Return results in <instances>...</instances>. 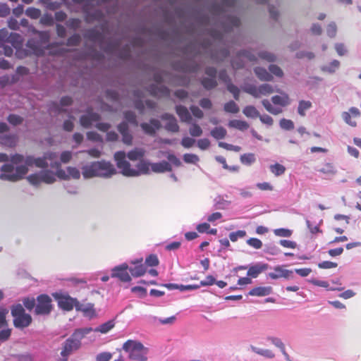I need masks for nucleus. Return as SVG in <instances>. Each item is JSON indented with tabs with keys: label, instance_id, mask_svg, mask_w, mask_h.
<instances>
[{
	"label": "nucleus",
	"instance_id": "nucleus-1",
	"mask_svg": "<svg viewBox=\"0 0 361 361\" xmlns=\"http://www.w3.org/2000/svg\"><path fill=\"white\" fill-rule=\"evenodd\" d=\"M10 163L3 164L0 168V178L9 182H18L24 178L28 173L27 166L18 165L24 162V156L16 153L11 156Z\"/></svg>",
	"mask_w": 361,
	"mask_h": 361
},
{
	"label": "nucleus",
	"instance_id": "nucleus-2",
	"mask_svg": "<svg viewBox=\"0 0 361 361\" xmlns=\"http://www.w3.org/2000/svg\"><path fill=\"white\" fill-rule=\"evenodd\" d=\"M126 154L123 151H118L114 154V159L117 167L121 170L123 175L127 176H137L140 174H148L152 164L141 159L137 165V170L131 169L130 163L126 160Z\"/></svg>",
	"mask_w": 361,
	"mask_h": 361
},
{
	"label": "nucleus",
	"instance_id": "nucleus-3",
	"mask_svg": "<svg viewBox=\"0 0 361 361\" xmlns=\"http://www.w3.org/2000/svg\"><path fill=\"white\" fill-rule=\"evenodd\" d=\"M116 172L114 165L109 161H100L92 162L90 165L82 168V173L85 178L95 176L110 177Z\"/></svg>",
	"mask_w": 361,
	"mask_h": 361
},
{
	"label": "nucleus",
	"instance_id": "nucleus-4",
	"mask_svg": "<svg viewBox=\"0 0 361 361\" xmlns=\"http://www.w3.org/2000/svg\"><path fill=\"white\" fill-rule=\"evenodd\" d=\"M53 296L57 301L59 307L65 311H71L75 307L76 310L82 311L85 313L94 312L92 304L87 305L80 304L76 298L71 297L68 294L56 293Z\"/></svg>",
	"mask_w": 361,
	"mask_h": 361
},
{
	"label": "nucleus",
	"instance_id": "nucleus-5",
	"mask_svg": "<svg viewBox=\"0 0 361 361\" xmlns=\"http://www.w3.org/2000/svg\"><path fill=\"white\" fill-rule=\"evenodd\" d=\"M90 331L91 329H76L63 343L61 351V357H68L73 351L77 350L80 347L82 338Z\"/></svg>",
	"mask_w": 361,
	"mask_h": 361
},
{
	"label": "nucleus",
	"instance_id": "nucleus-6",
	"mask_svg": "<svg viewBox=\"0 0 361 361\" xmlns=\"http://www.w3.org/2000/svg\"><path fill=\"white\" fill-rule=\"evenodd\" d=\"M123 349L129 353V357L135 361H147L148 350L140 342L128 340L123 345Z\"/></svg>",
	"mask_w": 361,
	"mask_h": 361
},
{
	"label": "nucleus",
	"instance_id": "nucleus-7",
	"mask_svg": "<svg viewBox=\"0 0 361 361\" xmlns=\"http://www.w3.org/2000/svg\"><path fill=\"white\" fill-rule=\"evenodd\" d=\"M154 80L157 83L151 85L148 87V91L151 95L158 97H169L170 94L169 89L160 83L163 81L162 74L156 73L154 74Z\"/></svg>",
	"mask_w": 361,
	"mask_h": 361
},
{
	"label": "nucleus",
	"instance_id": "nucleus-8",
	"mask_svg": "<svg viewBox=\"0 0 361 361\" xmlns=\"http://www.w3.org/2000/svg\"><path fill=\"white\" fill-rule=\"evenodd\" d=\"M243 90L256 98L269 95L274 92L272 86L269 84H263L259 87L254 85H247L243 87Z\"/></svg>",
	"mask_w": 361,
	"mask_h": 361
},
{
	"label": "nucleus",
	"instance_id": "nucleus-9",
	"mask_svg": "<svg viewBox=\"0 0 361 361\" xmlns=\"http://www.w3.org/2000/svg\"><path fill=\"white\" fill-rule=\"evenodd\" d=\"M35 313L37 315L49 314L52 310L51 299L46 294H42L37 298Z\"/></svg>",
	"mask_w": 361,
	"mask_h": 361
},
{
	"label": "nucleus",
	"instance_id": "nucleus-10",
	"mask_svg": "<svg viewBox=\"0 0 361 361\" xmlns=\"http://www.w3.org/2000/svg\"><path fill=\"white\" fill-rule=\"evenodd\" d=\"M128 266L126 263L116 266L111 269V277L116 278L122 282H130L131 276L128 273Z\"/></svg>",
	"mask_w": 361,
	"mask_h": 361
},
{
	"label": "nucleus",
	"instance_id": "nucleus-11",
	"mask_svg": "<svg viewBox=\"0 0 361 361\" xmlns=\"http://www.w3.org/2000/svg\"><path fill=\"white\" fill-rule=\"evenodd\" d=\"M241 58H245L250 61H254L257 59L255 55L252 54L250 51L243 50L238 53L236 58L233 59L231 61V65L234 69H239L243 67L244 63Z\"/></svg>",
	"mask_w": 361,
	"mask_h": 361
},
{
	"label": "nucleus",
	"instance_id": "nucleus-12",
	"mask_svg": "<svg viewBox=\"0 0 361 361\" xmlns=\"http://www.w3.org/2000/svg\"><path fill=\"white\" fill-rule=\"evenodd\" d=\"M140 127L145 134L154 136L156 131L161 128V125L159 120L152 118L149 123H142Z\"/></svg>",
	"mask_w": 361,
	"mask_h": 361
},
{
	"label": "nucleus",
	"instance_id": "nucleus-13",
	"mask_svg": "<svg viewBox=\"0 0 361 361\" xmlns=\"http://www.w3.org/2000/svg\"><path fill=\"white\" fill-rule=\"evenodd\" d=\"M24 164L28 169L29 166L35 165L37 168L46 169L48 167V163L44 156L43 157L35 158L32 156L24 157Z\"/></svg>",
	"mask_w": 361,
	"mask_h": 361
},
{
	"label": "nucleus",
	"instance_id": "nucleus-14",
	"mask_svg": "<svg viewBox=\"0 0 361 361\" xmlns=\"http://www.w3.org/2000/svg\"><path fill=\"white\" fill-rule=\"evenodd\" d=\"M163 121H166L167 123L165 126V129L172 133H177L179 131V126L175 116L172 114L165 113L161 116Z\"/></svg>",
	"mask_w": 361,
	"mask_h": 361
},
{
	"label": "nucleus",
	"instance_id": "nucleus-15",
	"mask_svg": "<svg viewBox=\"0 0 361 361\" xmlns=\"http://www.w3.org/2000/svg\"><path fill=\"white\" fill-rule=\"evenodd\" d=\"M100 119L99 114L92 112V109L87 111L86 115H82L80 118V123L84 128H89L93 122L98 121Z\"/></svg>",
	"mask_w": 361,
	"mask_h": 361
},
{
	"label": "nucleus",
	"instance_id": "nucleus-16",
	"mask_svg": "<svg viewBox=\"0 0 361 361\" xmlns=\"http://www.w3.org/2000/svg\"><path fill=\"white\" fill-rule=\"evenodd\" d=\"M360 116V112L356 107H351L348 112L344 111L342 114V118L344 121L352 127H355L357 126L356 121L352 118H358Z\"/></svg>",
	"mask_w": 361,
	"mask_h": 361
},
{
	"label": "nucleus",
	"instance_id": "nucleus-17",
	"mask_svg": "<svg viewBox=\"0 0 361 361\" xmlns=\"http://www.w3.org/2000/svg\"><path fill=\"white\" fill-rule=\"evenodd\" d=\"M175 109L181 122L187 123H191L192 116L185 106L177 105Z\"/></svg>",
	"mask_w": 361,
	"mask_h": 361
},
{
	"label": "nucleus",
	"instance_id": "nucleus-18",
	"mask_svg": "<svg viewBox=\"0 0 361 361\" xmlns=\"http://www.w3.org/2000/svg\"><path fill=\"white\" fill-rule=\"evenodd\" d=\"M269 268L267 264L259 263L250 267L247 271V276L252 278H257L262 272Z\"/></svg>",
	"mask_w": 361,
	"mask_h": 361
},
{
	"label": "nucleus",
	"instance_id": "nucleus-19",
	"mask_svg": "<svg viewBox=\"0 0 361 361\" xmlns=\"http://www.w3.org/2000/svg\"><path fill=\"white\" fill-rule=\"evenodd\" d=\"M18 137L14 134L0 135V144L4 147L13 148L16 146Z\"/></svg>",
	"mask_w": 361,
	"mask_h": 361
},
{
	"label": "nucleus",
	"instance_id": "nucleus-20",
	"mask_svg": "<svg viewBox=\"0 0 361 361\" xmlns=\"http://www.w3.org/2000/svg\"><path fill=\"white\" fill-rule=\"evenodd\" d=\"M32 322V317L28 314H24L13 319V324L16 328H25L28 326Z\"/></svg>",
	"mask_w": 361,
	"mask_h": 361
},
{
	"label": "nucleus",
	"instance_id": "nucleus-21",
	"mask_svg": "<svg viewBox=\"0 0 361 361\" xmlns=\"http://www.w3.org/2000/svg\"><path fill=\"white\" fill-rule=\"evenodd\" d=\"M151 170L154 173H164L171 171L172 168L169 162L163 161L159 163L152 164Z\"/></svg>",
	"mask_w": 361,
	"mask_h": 361
},
{
	"label": "nucleus",
	"instance_id": "nucleus-22",
	"mask_svg": "<svg viewBox=\"0 0 361 361\" xmlns=\"http://www.w3.org/2000/svg\"><path fill=\"white\" fill-rule=\"evenodd\" d=\"M272 292V288L271 286H259L255 287L251 289L249 292V295L252 296H266L271 294Z\"/></svg>",
	"mask_w": 361,
	"mask_h": 361
},
{
	"label": "nucleus",
	"instance_id": "nucleus-23",
	"mask_svg": "<svg viewBox=\"0 0 361 361\" xmlns=\"http://www.w3.org/2000/svg\"><path fill=\"white\" fill-rule=\"evenodd\" d=\"M319 171L326 176H333L337 173V169L333 163H325Z\"/></svg>",
	"mask_w": 361,
	"mask_h": 361
},
{
	"label": "nucleus",
	"instance_id": "nucleus-24",
	"mask_svg": "<svg viewBox=\"0 0 361 361\" xmlns=\"http://www.w3.org/2000/svg\"><path fill=\"white\" fill-rule=\"evenodd\" d=\"M257 77L262 81H271L272 75L264 68L257 67L254 70Z\"/></svg>",
	"mask_w": 361,
	"mask_h": 361
},
{
	"label": "nucleus",
	"instance_id": "nucleus-25",
	"mask_svg": "<svg viewBox=\"0 0 361 361\" xmlns=\"http://www.w3.org/2000/svg\"><path fill=\"white\" fill-rule=\"evenodd\" d=\"M271 101L274 104L286 106L290 104V99L287 94L281 93V95L272 97Z\"/></svg>",
	"mask_w": 361,
	"mask_h": 361
},
{
	"label": "nucleus",
	"instance_id": "nucleus-26",
	"mask_svg": "<svg viewBox=\"0 0 361 361\" xmlns=\"http://www.w3.org/2000/svg\"><path fill=\"white\" fill-rule=\"evenodd\" d=\"M145 150L142 148H135L130 152H128L127 156L128 159L131 161L141 160V159L145 156Z\"/></svg>",
	"mask_w": 361,
	"mask_h": 361
},
{
	"label": "nucleus",
	"instance_id": "nucleus-27",
	"mask_svg": "<svg viewBox=\"0 0 361 361\" xmlns=\"http://www.w3.org/2000/svg\"><path fill=\"white\" fill-rule=\"evenodd\" d=\"M42 182L47 184H51L56 181V175L50 170H45L39 172Z\"/></svg>",
	"mask_w": 361,
	"mask_h": 361
},
{
	"label": "nucleus",
	"instance_id": "nucleus-28",
	"mask_svg": "<svg viewBox=\"0 0 361 361\" xmlns=\"http://www.w3.org/2000/svg\"><path fill=\"white\" fill-rule=\"evenodd\" d=\"M129 271L133 277H140L147 272V268L145 264H139L134 267L130 268Z\"/></svg>",
	"mask_w": 361,
	"mask_h": 361
},
{
	"label": "nucleus",
	"instance_id": "nucleus-29",
	"mask_svg": "<svg viewBox=\"0 0 361 361\" xmlns=\"http://www.w3.org/2000/svg\"><path fill=\"white\" fill-rule=\"evenodd\" d=\"M7 42L11 43L13 47L18 48L23 44V38L18 33H10Z\"/></svg>",
	"mask_w": 361,
	"mask_h": 361
},
{
	"label": "nucleus",
	"instance_id": "nucleus-30",
	"mask_svg": "<svg viewBox=\"0 0 361 361\" xmlns=\"http://www.w3.org/2000/svg\"><path fill=\"white\" fill-rule=\"evenodd\" d=\"M26 47L29 49L30 53L35 55L39 56L42 53V49L34 39H29L26 44Z\"/></svg>",
	"mask_w": 361,
	"mask_h": 361
},
{
	"label": "nucleus",
	"instance_id": "nucleus-31",
	"mask_svg": "<svg viewBox=\"0 0 361 361\" xmlns=\"http://www.w3.org/2000/svg\"><path fill=\"white\" fill-rule=\"evenodd\" d=\"M312 107V102L310 101L301 100L299 102L298 113L301 116L306 115L305 111Z\"/></svg>",
	"mask_w": 361,
	"mask_h": 361
},
{
	"label": "nucleus",
	"instance_id": "nucleus-32",
	"mask_svg": "<svg viewBox=\"0 0 361 361\" xmlns=\"http://www.w3.org/2000/svg\"><path fill=\"white\" fill-rule=\"evenodd\" d=\"M51 167L53 168V169H57V171H56V176L61 178V179H63V180H68L69 179V176L68 175V173H66V171L63 169H60V166H61V164L60 162L59 161H54V162H51V164H50Z\"/></svg>",
	"mask_w": 361,
	"mask_h": 361
},
{
	"label": "nucleus",
	"instance_id": "nucleus-33",
	"mask_svg": "<svg viewBox=\"0 0 361 361\" xmlns=\"http://www.w3.org/2000/svg\"><path fill=\"white\" fill-rule=\"evenodd\" d=\"M228 126L239 129L240 130H247L249 128V125L246 121L240 120L230 121L228 123Z\"/></svg>",
	"mask_w": 361,
	"mask_h": 361
},
{
	"label": "nucleus",
	"instance_id": "nucleus-34",
	"mask_svg": "<svg viewBox=\"0 0 361 361\" xmlns=\"http://www.w3.org/2000/svg\"><path fill=\"white\" fill-rule=\"evenodd\" d=\"M201 83H202V86L206 90H208L214 89L217 85V82L216 80V78H204L201 80Z\"/></svg>",
	"mask_w": 361,
	"mask_h": 361
},
{
	"label": "nucleus",
	"instance_id": "nucleus-35",
	"mask_svg": "<svg viewBox=\"0 0 361 361\" xmlns=\"http://www.w3.org/2000/svg\"><path fill=\"white\" fill-rule=\"evenodd\" d=\"M262 103L266 110L274 115H278L282 112V109L281 108L274 107L267 99L262 100Z\"/></svg>",
	"mask_w": 361,
	"mask_h": 361
},
{
	"label": "nucleus",
	"instance_id": "nucleus-36",
	"mask_svg": "<svg viewBox=\"0 0 361 361\" xmlns=\"http://www.w3.org/2000/svg\"><path fill=\"white\" fill-rule=\"evenodd\" d=\"M211 135L216 140H221L226 137V130L223 127H216L211 131Z\"/></svg>",
	"mask_w": 361,
	"mask_h": 361
},
{
	"label": "nucleus",
	"instance_id": "nucleus-37",
	"mask_svg": "<svg viewBox=\"0 0 361 361\" xmlns=\"http://www.w3.org/2000/svg\"><path fill=\"white\" fill-rule=\"evenodd\" d=\"M243 112L247 117H250V118H257L258 116H259V111L253 106H245L244 108Z\"/></svg>",
	"mask_w": 361,
	"mask_h": 361
},
{
	"label": "nucleus",
	"instance_id": "nucleus-38",
	"mask_svg": "<svg viewBox=\"0 0 361 361\" xmlns=\"http://www.w3.org/2000/svg\"><path fill=\"white\" fill-rule=\"evenodd\" d=\"M251 349L253 352L256 353L257 354H259L268 358H273L275 356L274 353L270 350L259 349L252 345L251 346Z\"/></svg>",
	"mask_w": 361,
	"mask_h": 361
},
{
	"label": "nucleus",
	"instance_id": "nucleus-39",
	"mask_svg": "<svg viewBox=\"0 0 361 361\" xmlns=\"http://www.w3.org/2000/svg\"><path fill=\"white\" fill-rule=\"evenodd\" d=\"M256 160L255 156L252 153H246L240 156V161L245 165H250Z\"/></svg>",
	"mask_w": 361,
	"mask_h": 361
},
{
	"label": "nucleus",
	"instance_id": "nucleus-40",
	"mask_svg": "<svg viewBox=\"0 0 361 361\" xmlns=\"http://www.w3.org/2000/svg\"><path fill=\"white\" fill-rule=\"evenodd\" d=\"M189 133L192 137H200L202 134V129L196 123H192L189 128Z\"/></svg>",
	"mask_w": 361,
	"mask_h": 361
},
{
	"label": "nucleus",
	"instance_id": "nucleus-41",
	"mask_svg": "<svg viewBox=\"0 0 361 361\" xmlns=\"http://www.w3.org/2000/svg\"><path fill=\"white\" fill-rule=\"evenodd\" d=\"M25 14L32 19H38L41 16V11L35 7H29L26 9Z\"/></svg>",
	"mask_w": 361,
	"mask_h": 361
},
{
	"label": "nucleus",
	"instance_id": "nucleus-42",
	"mask_svg": "<svg viewBox=\"0 0 361 361\" xmlns=\"http://www.w3.org/2000/svg\"><path fill=\"white\" fill-rule=\"evenodd\" d=\"M270 171L271 173H273L275 176H279L285 173L286 168L284 166L280 164H275L270 166Z\"/></svg>",
	"mask_w": 361,
	"mask_h": 361
},
{
	"label": "nucleus",
	"instance_id": "nucleus-43",
	"mask_svg": "<svg viewBox=\"0 0 361 361\" xmlns=\"http://www.w3.org/2000/svg\"><path fill=\"white\" fill-rule=\"evenodd\" d=\"M114 326V323L113 321H108L102 324H101L99 327H97L95 331L101 332L102 334H106Z\"/></svg>",
	"mask_w": 361,
	"mask_h": 361
},
{
	"label": "nucleus",
	"instance_id": "nucleus-44",
	"mask_svg": "<svg viewBox=\"0 0 361 361\" xmlns=\"http://www.w3.org/2000/svg\"><path fill=\"white\" fill-rule=\"evenodd\" d=\"M224 111L228 113L236 114L239 111L238 105L233 102L230 101L224 104Z\"/></svg>",
	"mask_w": 361,
	"mask_h": 361
},
{
	"label": "nucleus",
	"instance_id": "nucleus-45",
	"mask_svg": "<svg viewBox=\"0 0 361 361\" xmlns=\"http://www.w3.org/2000/svg\"><path fill=\"white\" fill-rule=\"evenodd\" d=\"M27 180L30 184L35 186H37L42 183L39 173L30 174L27 177Z\"/></svg>",
	"mask_w": 361,
	"mask_h": 361
},
{
	"label": "nucleus",
	"instance_id": "nucleus-46",
	"mask_svg": "<svg viewBox=\"0 0 361 361\" xmlns=\"http://www.w3.org/2000/svg\"><path fill=\"white\" fill-rule=\"evenodd\" d=\"M274 271L269 274V276L272 279L283 278L284 269L283 267L276 266L274 269Z\"/></svg>",
	"mask_w": 361,
	"mask_h": 361
},
{
	"label": "nucleus",
	"instance_id": "nucleus-47",
	"mask_svg": "<svg viewBox=\"0 0 361 361\" xmlns=\"http://www.w3.org/2000/svg\"><path fill=\"white\" fill-rule=\"evenodd\" d=\"M123 116H124V118L125 119L133 124L134 126H137L138 125V123H137V118H136V115L134 112L131 111H126L124 112L123 114Z\"/></svg>",
	"mask_w": 361,
	"mask_h": 361
},
{
	"label": "nucleus",
	"instance_id": "nucleus-48",
	"mask_svg": "<svg viewBox=\"0 0 361 361\" xmlns=\"http://www.w3.org/2000/svg\"><path fill=\"white\" fill-rule=\"evenodd\" d=\"M25 313V310L20 304L13 305L11 307V314L13 318L21 316Z\"/></svg>",
	"mask_w": 361,
	"mask_h": 361
},
{
	"label": "nucleus",
	"instance_id": "nucleus-49",
	"mask_svg": "<svg viewBox=\"0 0 361 361\" xmlns=\"http://www.w3.org/2000/svg\"><path fill=\"white\" fill-rule=\"evenodd\" d=\"M11 334V329L8 326L0 329V342H5L9 339Z\"/></svg>",
	"mask_w": 361,
	"mask_h": 361
},
{
	"label": "nucleus",
	"instance_id": "nucleus-50",
	"mask_svg": "<svg viewBox=\"0 0 361 361\" xmlns=\"http://www.w3.org/2000/svg\"><path fill=\"white\" fill-rule=\"evenodd\" d=\"M159 263V259L156 255H150L146 259L145 265L148 267H157Z\"/></svg>",
	"mask_w": 361,
	"mask_h": 361
},
{
	"label": "nucleus",
	"instance_id": "nucleus-51",
	"mask_svg": "<svg viewBox=\"0 0 361 361\" xmlns=\"http://www.w3.org/2000/svg\"><path fill=\"white\" fill-rule=\"evenodd\" d=\"M81 42V37L78 34H74L69 37L66 42L67 46H78Z\"/></svg>",
	"mask_w": 361,
	"mask_h": 361
},
{
	"label": "nucleus",
	"instance_id": "nucleus-52",
	"mask_svg": "<svg viewBox=\"0 0 361 361\" xmlns=\"http://www.w3.org/2000/svg\"><path fill=\"white\" fill-rule=\"evenodd\" d=\"M39 23L43 25L51 26L54 25V18L51 14L46 13L41 17Z\"/></svg>",
	"mask_w": 361,
	"mask_h": 361
},
{
	"label": "nucleus",
	"instance_id": "nucleus-53",
	"mask_svg": "<svg viewBox=\"0 0 361 361\" xmlns=\"http://www.w3.org/2000/svg\"><path fill=\"white\" fill-rule=\"evenodd\" d=\"M8 121L13 126H18L23 123V118L16 114H10L7 118Z\"/></svg>",
	"mask_w": 361,
	"mask_h": 361
},
{
	"label": "nucleus",
	"instance_id": "nucleus-54",
	"mask_svg": "<svg viewBox=\"0 0 361 361\" xmlns=\"http://www.w3.org/2000/svg\"><path fill=\"white\" fill-rule=\"evenodd\" d=\"M246 231L239 230L235 232H232L229 234V238L232 242H236L238 238H243L246 235Z\"/></svg>",
	"mask_w": 361,
	"mask_h": 361
},
{
	"label": "nucleus",
	"instance_id": "nucleus-55",
	"mask_svg": "<svg viewBox=\"0 0 361 361\" xmlns=\"http://www.w3.org/2000/svg\"><path fill=\"white\" fill-rule=\"evenodd\" d=\"M13 48L5 43H0V54H4L6 56H11L13 54Z\"/></svg>",
	"mask_w": 361,
	"mask_h": 361
},
{
	"label": "nucleus",
	"instance_id": "nucleus-56",
	"mask_svg": "<svg viewBox=\"0 0 361 361\" xmlns=\"http://www.w3.org/2000/svg\"><path fill=\"white\" fill-rule=\"evenodd\" d=\"M226 23L229 27H239L240 25V19L236 16H229L226 18Z\"/></svg>",
	"mask_w": 361,
	"mask_h": 361
},
{
	"label": "nucleus",
	"instance_id": "nucleus-57",
	"mask_svg": "<svg viewBox=\"0 0 361 361\" xmlns=\"http://www.w3.org/2000/svg\"><path fill=\"white\" fill-rule=\"evenodd\" d=\"M67 172H68V175L69 176V178H72L74 179H79L80 177V172L75 167H73V166L67 167Z\"/></svg>",
	"mask_w": 361,
	"mask_h": 361
},
{
	"label": "nucleus",
	"instance_id": "nucleus-58",
	"mask_svg": "<svg viewBox=\"0 0 361 361\" xmlns=\"http://www.w3.org/2000/svg\"><path fill=\"white\" fill-rule=\"evenodd\" d=\"M280 126L283 129L290 130H293L294 128V123L291 120L282 118L280 121Z\"/></svg>",
	"mask_w": 361,
	"mask_h": 361
},
{
	"label": "nucleus",
	"instance_id": "nucleus-59",
	"mask_svg": "<svg viewBox=\"0 0 361 361\" xmlns=\"http://www.w3.org/2000/svg\"><path fill=\"white\" fill-rule=\"evenodd\" d=\"M276 235L280 237H290L292 235V231L288 228H277L274 231Z\"/></svg>",
	"mask_w": 361,
	"mask_h": 361
},
{
	"label": "nucleus",
	"instance_id": "nucleus-60",
	"mask_svg": "<svg viewBox=\"0 0 361 361\" xmlns=\"http://www.w3.org/2000/svg\"><path fill=\"white\" fill-rule=\"evenodd\" d=\"M8 313V310L6 309L0 310V329L4 328L8 325V322L6 319V314Z\"/></svg>",
	"mask_w": 361,
	"mask_h": 361
},
{
	"label": "nucleus",
	"instance_id": "nucleus-61",
	"mask_svg": "<svg viewBox=\"0 0 361 361\" xmlns=\"http://www.w3.org/2000/svg\"><path fill=\"white\" fill-rule=\"evenodd\" d=\"M183 160L185 162L188 164H196L199 161V157L197 155L194 154H185L183 156Z\"/></svg>",
	"mask_w": 361,
	"mask_h": 361
},
{
	"label": "nucleus",
	"instance_id": "nucleus-62",
	"mask_svg": "<svg viewBox=\"0 0 361 361\" xmlns=\"http://www.w3.org/2000/svg\"><path fill=\"white\" fill-rule=\"evenodd\" d=\"M247 243L255 248V249H260L262 247V242L256 238H251L247 240Z\"/></svg>",
	"mask_w": 361,
	"mask_h": 361
},
{
	"label": "nucleus",
	"instance_id": "nucleus-63",
	"mask_svg": "<svg viewBox=\"0 0 361 361\" xmlns=\"http://www.w3.org/2000/svg\"><path fill=\"white\" fill-rule=\"evenodd\" d=\"M23 302L27 310L30 311L36 307V300L33 298H26L23 300Z\"/></svg>",
	"mask_w": 361,
	"mask_h": 361
},
{
	"label": "nucleus",
	"instance_id": "nucleus-64",
	"mask_svg": "<svg viewBox=\"0 0 361 361\" xmlns=\"http://www.w3.org/2000/svg\"><path fill=\"white\" fill-rule=\"evenodd\" d=\"M192 115L197 118H202L204 117L203 111L197 106L192 105L190 106Z\"/></svg>",
	"mask_w": 361,
	"mask_h": 361
}]
</instances>
